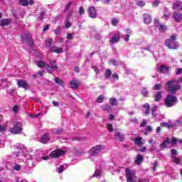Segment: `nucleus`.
Masks as SVG:
<instances>
[{
    "instance_id": "55",
    "label": "nucleus",
    "mask_w": 182,
    "mask_h": 182,
    "mask_svg": "<svg viewBox=\"0 0 182 182\" xmlns=\"http://www.w3.org/2000/svg\"><path fill=\"white\" fill-rule=\"evenodd\" d=\"M92 68L96 73V75H99V68L97 66H92Z\"/></svg>"
},
{
    "instance_id": "44",
    "label": "nucleus",
    "mask_w": 182,
    "mask_h": 182,
    "mask_svg": "<svg viewBox=\"0 0 182 182\" xmlns=\"http://www.w3.org/2000/svg\"><path fill=\"white\" fill-rule=\"evenodd\" d=\"M105 100V97H103V95H100L97 98V103H103V100Z\"/></svg>"
},
{
    "instance_id": "42",
    "label": "nucleus",
    "mask_w": 182,
    "mask_h": 182,
    "mask_svg": "<svg viewBox=\"0 0 182 182\" xmlns=\"http://www.w3.org/2000/svg\"><path fill=\"white\" fill-rule=\"evenodd\" d=\"M19 3L23 6H27V5L28 4V0H19Z\"/></svg>"
},
{
    "instance_id": "25",
    "label": "nucleus",
    "mask_w": 182,
    "mask_h": 182,
    "mask_svg": "<svg viewBox=\"0 0 182 182\" xmlns=\"http://www.w3.org/2000/svg\"><path fill=\"white\" fill-rule=\"evenodd\" d=\"M4 120V117L0 114V122H2ZM6 130V125L5 124H0V133H4Z\"/></svg>"
},
{
    "instance_id": "64",
    "label": "nucleus",
    "mask_w": 182,
    "mask_h": 182,
    "mask_svg": "<svg viewBox=\"0 0 182 182\" xmlns=\"http://www.w3.org/2000/svg\"><path fill=\"white\" fill-rule=\"evenodd\" d=\"M139 182H150V181L149 179L142 178V179H139Z\"/></svg>"
},
{
    "instance_id": "15",
    "label": "nucleus",
    "mask_w": 182,
    "mask_h": 182,
    "mask_svg": "<svg viewBox=\"0 0 182 182\" xmlns=\"http://www.w3.org/2000/svg\"><path fill=\"white\" fill-rule=\"evenodd\" d=\"M80 86V82L78 80H76V78H74L70 82V87L72 89H77Z\"/></svg>"
},
{
    "instance_id": "52",
    "label": "nucleus",
    "mask_w": 182,
    "mask_h": 182,
    "mask_svg": "<svg viewBox=\"0 0 182 182\" xmlns=\"http://www.w3.org/2000/svg\"><path fill=\"white\" fill-rule=\"evenodd\" d=\"M136 5H138V6L143 7L144 5H146V3L143 1H139L136 3Z\"/></svg>"
},
{
    "instance_id": "51",
    "label": "nucleus",
    "mask_w": 182,
    "mask_h": 182,
    "mask_svg": "<svg viewBox=\"0 0 182 182\" xmlns=\"http://www.w3.org/2000/svg\"><path fill=\"white\" fill-rule=\"evenodd\" d=\"M161 87V85L160 84H155L154 86V90H160Z\"/></svg>"
},
{
    "instance_id": "30",
    "label": "nucleus",
    "mask_w": 182,
    "mask_h": 182,
    "mask_svg": "<svg viewBox=\"0 0 182 182\" xmlns=\"http://www.w3.org/2000/svg\"><path fill=\"white\" fill-rule=\"evenodd\" d=\"M52 43H53V39L48 38L46 40V46L47 48H50V46H52Z\"/></svg>"
},
{
    "instance_id": "17",
    "label": "nucleus",
    "mask_w": 182,
    "mask_h": 182,
    "mask_svg": "<svg viewBox=\"0 0 182 182\" xmlns=\"http://www.w3.org/2000/svg\"><path fill=\"white\" fill-rule=\"evenodd\" d=\"M173 19H174L175 22L180 23L182 20V14L180 13H173Z\"/></svg>"
},
{
    "instance_id": "61",
    "label": "nucleus",
    "mask_w": 182,
    "mask_h": 182,
    "mask_svg": "<svg viewBox=\"0 0 182 182\" xmlns=\"http://www.w3.org/2000/svg\"><path fill=\"white\" fill-rule=\"evenodd\" d=\"M79 14L80 15H83V14H85V9H83V7H80L79 9Z\"/></svg>"
},
{
    "instance_id": "62",
    "label": "nucleus",
    "mask_w": 182,
    "mask_h": 182,
    "mask_svg": "<svg viewBox=\"0 0 182 182\" xmlns=\"http://www.w3.org/2000/svg\"><path fill=\"white\" fill-rule=\"evenodd\" d=\"M16 182H28L26 179H22L21 178H18Z\"/></svg>"
},
{
    "instance_id": "34",
    "label": "nucleus",
    "mask_w": 182,
    "mask_h": 182,
    "mask_svg": "<svg viewBox=\"0 0 182 182\" xmlns=\"http://www.w3.org/2000/svg\"><path fill=\"white\" fill-rule=\"evenodd\" d=\"M101 176L102 171H100V169H97L95 173L93 174V177H96L97 178H99V177H100Z\"/></svg>"
},
{
    "instance_id": "41",
    "label": "nucleus",
    "mask_w": 182,
    "mask_h": 182,
    "mask_svg": "<svg viewBox=\"0 0 182 182\" xmlns=\"http://www.w3.org/2000/svg\"><path fill=\"white\" fill-rule=\"evenodd\" d=\"M70 26H72V23L70 21H69V18H67V20L65 21V28H66V29H69V28H70Z\"/></svg>"
},
{
    "instance_id": "27",
    "label": "nucleus",
    "mask_w": 182,
    "mask_h": 182,
    "mask_svg": "<svg viewBox=\"0 0 182 182\" xmlns=\"http://www.w3.org/2000/svg\"><path fill=\"white\" fill-rule=\"evenodd\" d=\"M125 32H126V38H124V41L126 42H129V39L130 38V35H132V30L129 29V28H127L125 30Z\"/></svg>"
},
{
    "instance_id": "33",
    "label": "nucleus",
    "mask_w": 182,
    "mask_h": 182,
    "mask_svg": "<svg viewBox=\"0 0 182 182\" xmlns=\"http://www.w3.org/2000/svg\"><path fill=\"white\" fill-rule=\"evenodd\" d=\"M160 126L161 127H167V129H171V127H173L172 124H170L169 123H167V122H161L160 124Z\"/></svg>"
},
{
    "instance_id": "35",
    "label": "nucleus",
    "mask_w": 182,
    "mask_h": 182,
    "mask_svg": "<svg viewBox=\"0 0 182 182\" xmlns=\"http://www.w3.org/2000/svg\"><path fill=\"white\" fill-rule=\"evenodd\" d=\"M102 110H105L107 112H110V110L112 109V107H110V105H104L102 106Z\"/></svg>"
},
{
    "instance_id": "3",
    "label": "nucleus",
    "mask_w": 182,
    "mask_h": 182,
    "mask_svg": "<svg viewBox=\"0 0 182 182\" xmlns=\"http://www.w3.org/2000/svg\"><path fill=\"white\" fill-rule=\"evenodd\" d=\"M177 39V36L172 35L171 38L165 41V46L168 48V49H177L179 46L178 43L176 41Z\"/></svg>"
},
{
    "instance_id": "54",
    "label": "nucleus",
    "mask_w": 182,
    "mask_h": 182,
    "mask_svg": "<svg viewBox=\"0 0 182 182\" xmlns=\"http://www.w3.org/2000/svg\"><path fill=\"white\" fill-rule=\"evenodd\" d=\"M159 167V163L156 161L154 164L153 171H156V169Z\"/></svg>"
},
{
    "instance_id": "45",
    "label": "nucleus",
    "mask_w": 182,
    "mask_h": 182,
    "mask_svg": "<svg viewBox=\"0 0 182 182\" xmlns=\"http://www.w3.org/2000/svg\"><path fill=\"white\" fill-rule=\"evenodd\" d=\"M154 26H156V28H160L161 26V24H160V21H159V19H155Z\"/></svg>"
},
{
    "instance_id": "43",
    "label": "nucleus",
    "mask_w": 182,
    "mask_h": 182,
    "mask_svg": "<svg viewBox=\"0 0 182 182\" xmlns=\"http://www.w3.org/2000/svg\"><path fill=\"white\" fill-rule=\"evenodd\" d=\"M159 28L161 32H166L167 30V26L166 25H161Z\"/></svg>"
},
{
    "instance_id": "28",
    "label": "nucleus",
    "mask_w": 182,
    "mask_h": 182,
    "mask_svg": "<svg viewBox=\"0 0 182 182\" xmlns=\"http://www.w3.org/2000/svg\"><path fill=\"white\" fill-rule=\"evenodd\" d=\"M141 140H143L141 136H137L134 141L135 144H137L138 146H143L144 143L141 141Z\"/></svg>"
},
{
    "instance_id": "48",
    "label": "nucleus",
    "mask_w": 182,
    "mask_h": 182,
    "mask_svg": "<svg viewBox=\"0 0 182 182\" xmlns=\"http://www.w3.org/2000/svg\"><path fill=\"white\" fill-rule=\"evenodd\" d=\"M13 112L14 113H18V110H19V106H18L17 105H14L13 107Z\"/></svg>"
},
{
    "instance_id": "19",
    "label": "nucleus",
    "mask_w": 182,
    "mask_h": 182,
    "mask_svg": "<svg viewBox=\"0 0 182 182\" xmlns=\"http://www.w3.org/2000/svg\"><path fill=\"white\" fill-rule=\"evenodd\" d=\"M50 52H53V53H63V49L62 48L56 47V46H53L50 48Z\"/></svg>"
},
{
    "instance_id": "47",
    "label": "nucleus",
    "mask_w": 182,
    "mask_h": 182,
    "mask_svg": "<svg viewBox=\"0 0 182 182\" xmlns=\"http://www.w3.org/2000/svg\"><path fill=\"white\" fill-rule=\"evenodd\" d=\"M117 23H119V19L112 18V25H113V26H116V25H117Z\"/></svg>"
},
{
    "instance_id": "13",
    "label": "nucleus",
    "mask_w": 182,
    "mask_h": 182,
    "mask_svg": "<svg viewBox=\"0 0 182 182\" xmlns=\"http://www.w3.org/2000/svg\"><path fill=\"white\" fill-rule=\"evenodd\" d=\"M50 140V135L48 133L44 134L40 139V143H43V144H46L48 141Z\"/></svg>"
},
{
    "instance_id": "23",
    "label": "nucleus",
    "mask_w": 182,
    "mask_h": 182,
    "mask_svg": "<svg viewBox=\"0 0 182 182\" xmlns=\"http://www.w3.org/2000/svg\"><path fill=\"white\" fill-rule=\"evenodd\" d=\"M143 155L141 154H138L135 161L136 164H137L138 166H140V164H141V163H143Z\"/></svg>"
},
{
    "instance_id": "6",
    "label": "nucleus",
    "mask_w": 182,
    "mask_h": 182,
    "mask_svg": "<svg viewBox=\"0 0 182 182\" xmlns=\"http://www.w3.org/2000/svg\"><path fill=\"white\" fill-rule=\"evenodd\" d=\"M176 143H177V138H172L171 140H170L169 138H166L161 144V150H164V149H168L170 147V144H173L175 146Z\"/></svg>"
},
{
    "instance_id": "14",
    "label": "nucleus",
    "mask_w": 182,
    "mask_h": 182,
    "mask_svg": "<svg viewBox=\"0 0 182 182\" xmlns=\"http://www.w3.org/2000/svg\"><path fill=\"white\" fill-rule=\"evenodd\" d=\"M173 9L174 11H177L178 12L182 11V2L180 1H174L173 4Z\"/></svg>"
},
{
    "instance_id": "31",
    "label": "nucleus",
    "mask_w": 182,
    "mask_h": 182,
    "mask_svg": "<svg viewBox=\"0 0 182 182\" xmlns=\"http://www.w3.org/2000/svg\"><path fill=\"white\" fill-rule=\"evenodd\" d=\"M32 154H33V152H31V154H27L26 155H25L26 159L28 160V163H31V161H32V160L35 159L33 156H32Z\"/></svg>"
},
{
    "instance_id": "39",
    "label": "nucleus",
    "mask_w": 182,
    "mask_h": 182,
    "mask_svg": "<svg viewBox=\"0 0 182 182\" xmlns=\"http://www.w3.org/2000/svg\"><path fill=\"white\" fill-rule=\"evenodd\" d=\"M117 102V100L116 98H111L109 100V104L111 106H116V103Z\"/></svg>"
},
{
    "instance_id": "38",
    "label": "nucleus",
    "mask_w": 182,
    "mask_h": 182,
    "mask_svg": "<svg viewBox=\"0 0 182 182\" xmlns=\"http://www.w3.org/2000/svg\"><path fill=\"white\" fill-rule=\"evenodd\" d=\"M144 107L146 109V111H145V114L147 116V114L150 113V105L148 103H146L144 105Z\"/></svg>"
},
{
    "instance_id": "46",
    "label": "nucleus",
    "mask_w": 182,
    "mask_h": 182,
    "mask_svg": "<svg viewBox=\"0 0 182 182\" xmlns=\"http://www.w3.org/2000/svg\"><path fill=\"white\" fill-rule=\"evenodd\" d=\"M21 168H22V166L19 164H16L14 166V170H15V171H19L21 170Z\"/></svg>"
},
{
    "instance_id": "5",
    "label": "nucleus",
    "mask_w": 182,
    "mask_h": 182,
    "mask_svg": "<svg viewBox=\"0 0 182 182\" xmlns=\"http://www.w3.org/2000/svg\"><path fill=\"white\" fill-rule=\"evenodd\" d=\"M177 97L172 95H168L164 100L166 107H173L177 103Z\"/></svg>"
},
{
    "instance_id": "57",
    "label": "nucleus",
    "mask_w": 182,
    "mask_h": 182,
    "mask_svg": "<svg viewBox=\"0 0 182 182\" xmlns=\"http://www.w3.org/2000/svg\"><path fill=\"white\" fill-rule=\"evenodd\" d=\"M159 4H160V1L155 0L153 1V6L157 7L159 6Z\"/></svg>"
},
{
    "instance_id": "36",
    "label": "nucleus",
    "mask_w": 182,
    "mask_h": 182,
    "mask_svg": "<svg viewBox=\"0 0 182 182\" xmlns=\"http://www.w3.org/2000/svg\"><path fill=\"white\" fill-rule=\"evenodd\" d=\"M105 76L106 79H110V76H112V70H107L105 73Z\"/></svg>"
},
{
    "instance_id": "24",
    "label": "nucleus",
    "mask_w": 182,
    "mask_h": 182,
    "mask_svg": "<svg viewBox=\"0 0 182 182\" xmlns=\"http://www.w3.org/2000/svg\"><path fill=\"white\" fill-rule=\"evenodd\" d=\"M152 116H153V117H156V120L158 122H160V120L164 119V115H161L160 114H156V111H152Z\"/></svg>"
},
{
    "instance_id": "22",
    "label": "nucleus",
    "mask_w": 182,
    "mask_h": 182,
    "mask_svg": "<svg viewBox=\"0 0 182 182\" xmlns=\"http://www.w3.org/2000/svg\"><path fill=\"white\" fill-rule=\"evenodd\" d=\"M114 136L119 141H123L124 140V135L121 132H115Z\"/></svg>"
},
{
    "instance_id": "2",
    "label": "nucleus",
    "mask_w": 182,
    "mask_h": 182,
    "mask_svg": "<svg viewBox=\"0 0 182 182\" xmlns=\"http://www.w3.org/2000/svg\"><path fill=\"white\" fill-rule=\"evenodd\" d=\"M180 87V85L178 84V81H177V80L168 81L165 85L166 90L171 93H176V92H177Z\"/></svg>"
},
{
    "instance_id": "58",
    "label": "nucleus",
    "mask_w": 182,
    "mask_h": 182,
    "mask_svg": "<svg viewBox=\"0 0 182 182\" xmlns=\"http://www.w3.org/2000/svg\"><path fill=\"white\" fill-rule=\"evenodd\" d=\"M141 93L143 96H147L149 95V91H147L146 89H143Z\"/></svg>"
},
{
    "instance_id": "32",
    "label": "nucleus",
    "mask_w": 182,
    "mask_h": 182,
    "mask_svg": "<svg viewBox=\"0 0 182 182\" xmlns=\"http://www.w3.org/2000/svg\"><path fill=\"white\" fill-rule=\"evenodd\" d=\"M67 168H68V166L62 165L58 168V173L60 174V173H63V171H65V170H66Z\"/></svg>"
},
{
    "instance_id": "4",
    "label": "nucleus",
    "mask_w": 182,
    "mask_h": 182,
    "mask_svg": "<svg viewBox=\"0 0 182 182\" xmlns=\"http://www.w3.org/2000/svg\"><path fill=\"white\" fill-rule=\"evenodd\" d=\"M125 176L127 182H136L137 177L136 176V171L129 168H125Z\"/></svg>"
},
{
    "instance_id": "26",
    "label": "nucleus",
    "mask_w": 182,
    "mask_h": 182,
    "mask_svg": "<svg viewBox=\"0 0 182 182\" xmlns=\"http://www.w3.org/2000/svg\"><path fill=\"white\" fill-rule=\"evenodd\" d=\"M168 70H170V68L166 65H161L159 68V72L161 73H166V72H168Z\"/></svg>"
},
{
    "instance_id": "18",
    "label": "nucleus",
    "mask_w": 182,
    "mask_h": 182,
    "mask_svg": "<svg viewBox=\"0 0 182 182\" xmlns=\"http://www.w3.org/2000/svg\"><path fill=\"white\" fill-rule=\"evenodd\" d=\"M120 41V36L119 34H114L112 38L109 40L110 43L114 45V43H117Z\"/></svg>"
},
{
    "instance_id": "50",
    "label": "nucleus",
    "mask_w": 182,
    "mask_h": 182,
    "mask_svg": "<svg viewBox=\"0 0 182 182\" xmlns=\"http://www.w3.org/2000/svg\"><path fill=\"white\" fill-rule=\"evenodd\" d=\"M171 157H174V156H177V151L176 150V149H172L171 150Z\"/></svg>"
},
{
    "instance_id": "8",
    "label": "nucleus",
    "mask_w": 182,
    "mask_h": 182,
    "mask_svg": "<svg viewBox=\"0 0 182 182\" xmlns=\"http://www.w3.org/2000/svg\"><path fill=\"white\" fill-rule=\"evenodd\" d=\"M10 132L14 134H19L22 132V122H14L13 127L10 128Z\"/></svg>"
},
{
    "instance_id": "37",
    "label": "nucleus",
    "mask_w": 182,
    "mask_h": 182,
    "mask_svg": "<svg viewBox=\"0 0 182 182\" xmlns=\"http://www.w3.org/2000/svg\"><path fill=\"white\" fill-rule=\"evenodd\" d=\"M54 80H55V83H57V85H60V86H63V85H65L63 81L59 80V78H58L56 77L54 78Z\"/></svg>"
},
{
    "instance_id": "59",
    "label": "nucleus",
    "mask_w": 182,
    "mask_h": 182,
    "mask_svg": "<svg viewBox=\"0 0 182 182\" xmlns=\"http://www.w3.org/2000/svg\"><path fill=\"white\" fill-rule=\"evenodd\" d=\"M147 124V121L146 119H143L142 123L140 124V127H145V126Z\"/></svg>"
},
{
    "instance_id": "21",
    "label": "nucleus",
    "mask_w": 182,
    "mask_h": 182,
    "mask_svg": "<svg viewBox=\"0 0 182 182\" xmlns=\"http://www.w3.org/2000/svg\"><path fill=\"white\" fill-rule=\"evenodd\" d=\"M144 21L146 25L151 23V16L149 14H145L144 15Z\"/></svg>"
},
{
    "instance_id": "10",
    "label": "nucleus",
    "mask_w": 182,
    "mask_h": 182,
    "mask_svg": "<svg viewBox=\"0 0 182 182\" xmlns=\"http://www.w3.org/2000/svg\"><path fill=\"white\" fill-rule=\"evenodd\" d=\"M15 149H16V151L12 154V157L14 159H16V157H19V154H20V153H22V150H23L25 149V146H23L22 144H17L16 145Z\"/></svg>"
},
{
    "instance_id": "1",
    "label": "nucleus",
    "mask_w": 182,
    "mask_h": 182,
    "mask_svg": "<svg viewBox=\"0 0 182 182\" xmlns=\"http://www.w3.org/2000/svg\"><path fill=\"white\" fill-rule=\"evenodd\" d=\"M50 63L51 66L45 63L43 60L36 61L38 68H44V69H46L48 73H53L55 70H58V65H56V61L55 60H50Z\"/></svg>"
},
{
    "instance_id": "20",
    "label": "nucleus",
    "mask_w": 182,
    "mask_h": 182,
    "mask_svg": "<svg viewBox=\"0 0 182 182\" xmlns=\"http://www.w3.org/2000/svg\"><path fill=\"white\" fill-rule=\"evenodd\" d=\"M11 23V19L4 18L0 21V26H8Z\"/></svg>"
},
{
    "instance_id": "12",
    "label": "nucleus",
    "mask_w": 182,
    "mask_h": 182,
    "mask_svg": "<svg viewBox=\"0 0 182 182\" xmlns=\"http://www.w3.org/2000/svg\"><path fill=\"white\" fill-rule=\"evenodd\" d=\"M88 14L90 18H97V11H96V8L95 6H90L88 9Z\"/></svg>"
},
{
    "instance_id": "29",
    "label": "nucleus",
    "mask_w": 182,
    "mask_h": 182,
    "mask_svg": "<svg viewBox=\"0 0 182 182\" xmlns=\"http://www.w3.org/2000/svg\"><path fill=\"white\" fill-rule=\"evenodd\" d=\"M155 102H160L161 100V92H156L154 95Z\"/></svg>"
},
{
    "instance_id": "7",
    "label": "nucleus",
    "mask_w": 182,
    "mask_h": 182,
    "mask_svg": "<svg viewBox=\"0 0 182 182\" xmlns=\"http://www.w3.org/2000/svg\"><path fill=\"white\" fill-rule=\"evenodd\" d=\"M103 149H105L103 145H96L95 146L91 148V149L89 151V154L92 157H96V156H99Z\"/></svg>"
},
{
    "instance_id": "11",
    "label": "nucleus",
    "mask_w": 182,
    "mask_h": 182,
    "mask_svg": "<svg viewBox=\"0 0 182 182\" xmlns=\"http://www.w3.org/2000/svg\"><path fill=\"white\" fill-rule=\"evenodd\" d=\"M60 156H65V151L62 149H55L50 154L51 159H58Z\"/></svg>"
},
{
    "instance_id": "9",
    "label": "nucleus",
    "mask_w": 182,
    "mask_h": 182,
    "mask_svg": "<svg viewBox=\"0 0 182 182\" xmlns=\"http://www.w3.org/2000/svg\"><path fill=\"white\" fill-rule=\"evenodd\" d=\"M21 39H23V41L26 42V43L30 45V46H32L33 45V40H32V36H31V34L29 33L22 34Z\"/></svg>"
},
{
    "instance_id": "16",
    "label": "nucleus",
    "mask_w": 182,
    "mask_h": 182,
    "mask_svg": "<svg viewBox=\"0 0 182 182\" xmlns=\"http://www.w3.org/2000/svg\"><path fill=\"white\" fill-rule=\"evenodd\" d=\"M18 87H23V89H29L28 82L23 80H20L17 82Z\"/></svg>"
},
{
    "instance_id": "53",
    "label": "nucleus",
    "mask_w": 182,
    "mask_h": 182,
    "mask_svg": "<svg viewBox=\"0 0 182 182\" xmlns=\"http://www.w3.org/2000/svg\"><path fill=\"white\" fill-rule=\"evenodd\" d=\"M107 129L109 130V132H113V124H107Z\"/></svg>"
},
{
    "instance_id": "56",
    "label": "nucleus",
    "mask_w": 182,
    "mask_h": 182,
    "mask_svg": "<svg viewBox=\"0 0 182 182\" xmlns=\"http://www.w3.org/2000/svg\"><path fill=\"white\" fill-rule=\"evenodd\" d=\"M130 122L132 123H135L136 124H139V120L137 119V118H132L130 119Z\"/></svg>"
},
{
    "instance_id": "49",
    "label": "nucleus",
    "mask_w": 182,
    "mask_h": 182,
    "mask_svg": "<svg viewBox=\"0 0 182 182\" xmlns=\"http://www.w3.org/2000/svg\"><path fill=\"white\" fill-rule=\"evenodd\" d=\"M109 63L110 65H113L114 66H117V65H119V63L114 60H111Z\"/></svg>"
},
{
    "instance_id": "60",
    "label": "nucleus",
    "mask_w": 182,
    "mask_h": 182,
    "mask_svg": "<svg viewBox=\"0 0 182 182\" xmlns=\"http://www.w3.org/2000/svg\"><path fill=\"white\" fill-rule=\"evenodd\" d=\"M67 39H68V41H70L71 39H73V34L68 33L67 34Z\"/></svg>"
},
{
    "instance_id": "40",
    "label": "nucleus",
    "mask_w": 182,
    "mask_h": 182,
    "mask_svg": "<svg viewBox=\"0 0 182 182\" xmlns=\"http://www.w3.org/2000/svg\"><path fill=\"white\" fill-rule=\"evenodd\" d=\"M172 161H173L175 164H180V163H181V160L177 157H173Z\"/></svg>"
},
{
    "instance_id": "63",
    "label": "nucleus",
    "mask_w": 182,
    "mask_h": 182,
    "mask_svg": "<svg viewBox=\"0 0 182 182\" xmlns=\"http://www.w3.org/2000/svg\"><path fill=\"white\" fill-rule=\"evenodd\" d=\"M181 72H182V69L181 68H177L176 70V75H181Z\"/></svg>"
}]
</instances>
